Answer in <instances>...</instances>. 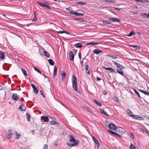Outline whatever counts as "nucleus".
Listing matches in <instances>:
<instances>
[{"label":"nucleus","instance_id":"obj_25","mask_svg":"<svg viewBox=\"0 0 149 149\" xmlns=\"http://www.w3.org/2000/svg\"><path fill=\"white\" fill-rule=\"evenodd\" d=\"M93 102L95 103L96 104L97 106H102L100 102H97L95 100H93Z\"/></svg>","mask_w":149,"mask_h":149},{"label":"nucleus","instance_id":"obj_52","mask_svg":"<svg viewBox=\"0 0 149 149\" xmlns=\"http://www.w3.org/2000/svg\"><path fill=\"white\" fill-rule=\"evenodd\" d=\"M135 93L138 95V97L139 98L141 97L139 93V92L137 91Z\"/></svg>","mask_w":149,"mask_h":149},{"label":"nucleus","instance_id":"obj_49","mask_svg":"<svg viewBox=\"0 0 149 149\" xmlns=\"http://www.w3.org/2000/svg\"><path fill=\"white\" fill-rule=\"evenodd\" d=\"M130 134H131V138L132 139H134V135L132 134V133H130Z\"/></svg>","mask_w":149,"mask_h":149},{"label":"nucleus","instance_id":"obj_7","mask_svg":"<svg viewBox=\"0 0 149 149\" xmlns=\"http://www.w3.org/2000/svg\"><path fill=\"white\" fill-rule=\"evenodd\" d=\"M108 19L110 21H112V22H120V20L118 19L113 18L112 17H110L108 18Z\"/></svg>","mask_w":149,"mask_h":149},{"label":"nucleus","instance_id":"obj_21","mask_svg":"<svg viewBox=\"0 0 149 149\" xmlns=\"http://www.w3.org/2000/svg\"><path fill=\"white\" fill-rule=\"evenodd\" d=\"M65 75H66V74L64 71H63L62 73H61V78H62V80L63 81L64 79L65 78Z\"/></svg>","mask_w":149,"mask_h":149},{"label":"nucleus","instance_id":"obj_4","mask_svg":"<svg viewBox=\"0 0 149 149\" xmlns=\"http://www.w3.org/2000/svg\"><path fill=\"white\" fill-rule=\"evenodd\" d=\"M108 126L112 130H116L117 129V127L113 123H111Z\"/></svg>","mask_w":149,"mask_h":149},{"label":"nucleus","instance_id":"obj_57","mask_svg":"<svg viewBox=\"0 0 149 149\" xmlns=\"http://www.w3.org/2000/svg\"><path fill=\"white\" fill-rule=\"evenodd\" d=\"M31 86L33 88V89L35 88H36L35 86L33 84H31Z\"/></svg>","mask_w":149,"mask_h":149},{"label":"nucleus","instance_id":"obj_9","mask_svg":"<svg viewBox=\"0 0 149 149\" xmlns=\"http://www.w3.org/2000/svg\"><path fill=\"white\" fill-rule=\"evenodd\" d=\"M41 119L44 122H47L49 121V119L47 116L45 117L44 116H42Z\"/></svg>","mask_w":149,"mask_h":149},{"label":"nucleus","instance_id":"obj_36","mask_svg":"<svg viewBox=\"0 0 149 149\" xmlns=\"http://www.w3.org/2000/svg\"><path fill=\"white\" fill-rule=\"evenodd\" d=\"M133 117V118L134 119H136L137 120H138V117L139 116L137 115H132V117Z\"/></svg>","mask_w":149,"mask_h":149},{"label":"nucleus","instance_id":"obj_24","mask_svg":"<svg viewBox=\"0 0 149 149\" xmlns=\"http://www.w3.org/2000/svg\"><path fill=\"white\" fill-rule=\"evenodd\" d=\"M75 45L76 47L79 48L81 47L82 46V45L81 43H77L75 44Z\"/></svg>","mask_w":149,"mask_h":149},{"label":"nucleus","instance_id":"obj_6","mask_svg":"<svg viewBox=\"0 0 149 149\" xmlns=\"http://www.w3.org/2000/svg\"><path fill=\"white\" fill-rule=\"evenodd\" d=\"M19 97V96L16 93H13L12 94V98L14 100H17Z\"/></svg>","mask_w":149,"mask_h":149},{"label":"nucleus","instance_id":"obj_37","mask_svg":"<svg viewBox=\"0 0 149 149\" xmlns=\"http://www.w3.org/2000/svg\"><path fill=\"white\" fill-rule=\"evenodd\" d=\"M21 70H22V72L24 74L25 76H27V74L26 73V71L22 68H21Z\"/></svg>","mask_w":149,"mask_h":149},{"label":"nucleus","instance_id":"obj_23","mask_svg":"<svg viewBox=\"0 0 149 149\" xmlns=\"http://www.w3.org/2000/svg\"><path fill=\"white\" fill-rule=\"evenodd\" d=\"M88 64L86 65L85 67V69L86 71V72L88 74H90V72L88 70Z\"/></svg>","mask_w":149,"mask_h":149},{"label":"nucleus","instance_id":"obj_11","mask_svg":"<svg viewBox=\"0 0 149 149\" xmlns=\"http://www.w3.org/2000/svg\"><path fill=\"white\" fill-rule=\"evenodd\" d=\"M26 107L24 105H21L18 107L19 110H20L22 111H24L26 109Z\"/></svg>","mask_w":149,"mask_h":149},{"label":"nucleus","instance_id":"obj_28","mask_svg":"<svg viewBox=\"0 0 149 149\" xmlns=\"http://www.w3.org/2000/svg\"><path fill=\"white\" fill-rule=\"evenodd\" d=\"M49 123L50 124L52 125L57 124H58L57 122L55 120L50 121H49Z\"/></svg>","mask_w":149,"mask_h":149},{"label":"nucleus","instance_id":"obj_54","mask_svg":"<svg viewBox=\"0 0 149 149\" xmlns=\"http://www.w3.org/2000/svg\"><path fill=\"white\" fill-rule=\"evenodd\" d=\"M56 32L58 33H61V34L64 33V31H57Z\"/></svg>","mask_w":149,"mask_h":149},{"label":"nucleus","instance_id":"obj_20","mask_svg":"<svg viewBox=\"0 0 149 149\" xmlns=\"http://www.w3.org/2000/svg\"><path fill=\"white\" fill-rule=\"evenodd\" d=\"M99 44V42H88L86 43V45H97Z\"/></svg>","mask_w":149,"mask_h":149},{"label":"nucleus","instance_id":"obj_61","mask_svg":"<svg viewBox=\"0 0 149 149\" xmlns=\"http://www.w3.org/2000/svg\"><path fill=\"white\" fill-rule=\"evenodd\" d=\"M101 80V79L100 78L98 77H97V81H100Z\"/></svg>","mask_w":149,"mask_h":149},{"label":"nucleus","instance_id":"obj_48","mask_svg":"<svg viewBox=\"0 0 149 149\" xmlns=\"http://www.w3.org/2000/svg\"><path fill=\"white\" fill-rule=\"evenodd\" d=\"M146 2H149V1L148 0H141V3H144Z\"/></svg>","mask_w":149,"mask_h":149},{"label":"nucleus","instance_id":"obj_22","mask_svg":"<svg viewBox=\"0 0 149 149\" xmlns=\"http://www.w3.org/2000/svg\"><path fill=\"white\" fill-rule=\"evenodd\" d=\"M0 58L2 60H3L5 59L4 54L3 53L0 52Z\"/></svg>","mask_w":149,"mask_h":149},{"label":"nucleus","instance_id":"obj_39","mask_svg":"<svg viewBox=\"0 0 149 149\" xmlns=\"http://www.w3.org/2000/svg\"><path fill=\"white\" fill-rule=\"evenodd\" d=\"M15 134H16V139H18L19 138L20 135L19 134H18L17 132H15Z\"/></svg>","mask_w":149,"mask_h":149},{"label":"nucleus","instance_id":"obj_38","mask_svg":"<svg viewBox=\"0 0 149 149\" xmlns=\"http://www.w3.org/2000/svg\"><path fill=\"white\" fill-rule=\"evenodd\" d=\"M37 3H38L40 5L42 6L43 7H45V4L44 3H42L40 2H39L38 1L37 2Z\"/></svg>","mask_w":149,"mask_h":149},{"label":"nucleus","instance_id":"obj_55","mask_svg":"<svg viewBox=\"0 0 149 149\" xmlns=\"http://www.w3.org/2000/svg\"><path fill=\"white\" fill-rule=\"evenodd\" d=\"M115 136H117L118 137H120V138H121L122 137V136H121L119 134H117V133H116V134H115Z\"/></svg>","mask_w":149,"mask_h":149},{"label":"nucleus","instance_id":"obj_34","mask_svg":"<svg viewBox=\"0 0 149 149\" xmlns=\"http://www.w3.org/2000/svg\"><path fill=\"white\" fill-rule=\"evenodd\" d=\"M33 89V92L35 93L36 94H37L38 93V90L36 88V87Z\"/></svg>","mask_w":149,"mask_h":149},{"label":"nucleus","instance_id":"obj_43","mask_svg":"<svg viewBox=\"0 0 149 149\" xmlns=\"http://www.w3.org/2000/svg\"><path fill=\"white\" fill-rule=\"evenodd\" d=\"M34 69L36 70V71H37L39 73H40V74H41V72L38 69L36 68V67H34Z\"/></svg>","mask_w":149,"mask_h":149},{"label":"nucleus","instance_id":"obj_16","mask_svg":"<svg viewBox=\"0 0 149 149\" xmlns=\"http://www.w3.org/2000/svg\"><path fill=\"white\" fill-rule=\"evenodd\" d=\"M66 144L69 146H74L78 145V143H67Z\"/></svg>","mask_w":149,"mask_h":149},{"label":"nucleus","instance_id":"obj_44","mask_svg":"<svg viewBox=\"0 0 149 149\" xmlns=\"http://www.w3.org/2000/svg\"><path fill=\"white\" fill-rule=\"evenodd\" d=\"M75 20H78V21H81V22H84V21H85L84 19H83L76 18V19H75Z\"/></svg>","mask_w":149,"mask_h":149},{"label":"nucleus","instance_id":"obj_30","mask_svg":"<svg viewBox=\"0 0 149 149\" xmlns=\"http://www.w3.org/2000/svg\"><path fill=\"white\" fill-rule=\"evenodd\" d=\"M141 15L143 17L148 18L149 16L148 13V14H147L146 13H142Z\"/></svg>","mask_w":149,"mask_h":149},{"label":"nucleus","instance_id":"obj_63","mask_svg":"<svg viewBox=\"0 0 149 149\" xmlns=\"http://www.w3.org/2000/svg\"><path fill=\"white\" fill-rule=\"evenodd\" d=\"M136 2H141V0H135Z\"/></svg>","mask_w":149,"mask_h":149},{"label":"nucleus","instance_id":"obj_29","mask_svg":"<svg viewBox=\"0 0 149 149\" xmlns=\"http://www.w3.org/2000/svg\"><path fill=\"white\" fill-rule=\"evenodd\" d=\"M48 62L50 65H54V62L52 59H49L48 60Z\"/></svg>","mask_w":149,"mask_h":149},{"label":"nucleus","instance_id":"obj_13","mask_svg":"<svg viewBox=\"0 0 149 149\" xmlns=\"http://www.w3.org/2000/svg\"><path fill=\"white\" fill-rule=\"evenodd\" d=\"M127 113L128 115L131 117H132V115L133 114V113L132 111L129 109H127Z\"/></svg>","mask_w":149,"mask_h":149},{"label":"nucleus","instance_id":"obj_14","mask_svg":"<svg viewBox=\"0 0 149 149\" xmlns=\"http://www.w3.org/2000/svg\"><path fill=\"white\" fill-rule=\"evenodd\" d=\"M57 72V68L56 66L54 67L53 71V77H54L56 75V72Z\"/></svg>","mask_w":149,"mask_h":149},{"label":"nucleus","instance_id":"obj_33","mask_svg":"<svg viewBox=\"0 0 149 149\" xmlns=\"http://www.w3.org/2000/svg\"><path fill=\"white\" fill-rule=\"evenodd\" d=\"M77 4H79V5H85L86 4V2H77Z\"/></svg>","mask_w":149,"mask_h":149},{"label":"nucleus","instance_id":"obj_19","mask_svg":"<svg viewBox=\"0 0 149 149\" xmlns=\"http://www.w3.org/2000/svg\"><path fill=\"white\" fill-rule=\"evenodd\" d=\"M130 46L134 48L135 50H139L141 49L140 47L137 45H131Z\"/></svg>","mask_w":149,"mask_h":149},{"label":"nucleus","instance_id":"obj_10","mask_svg":"<svg viewBox=\"0 0 149 149\" xmlns=\"http://www.w3.org/2000/svg\"><path fill=\"white\" fill-rule=\"evenodd\" d=\"M103 52V51H101L99 49H94L93 51V52L96 54H98L100 53H102Z\"/></svg>","mask_w":149,"mask_h":149},{"label":"nucleus","instance_id":"obj_8","mask_svg":"<svg viewBox=\"0 0 149 149\" xmlns=\"http://www.w3.org/2000/svg\"><path fill=\"white\" fill-rule=\"evenodd\" d=\"M12 134L13 133L11 132V130H9L8 131L7 134L6 135V136L8 139L11 138Z\"/></svg>","mask_w":149,"mask_h":149},{"label":"nucleus","instance_id":"obj_56","mask_svg":"<svg viewBox=\"0 0 149 149\" xmlns=\"http://www.w3.org/2000/svg\"><path fill=\"white\" fill-rule=\"evenodd\" d=\"M78 56L79 58L81 59V53H78Z\"/></svg>","mask_w":149,"mask_h":149},{"label":"nucleus","instance_id":"obj_35","mask_svg":"<svg viewBox=\"0 0 149 149\" xmlns=\"http://www.w3.org/2000/svg\"><path fill=\"white\" fill-rule=\"evenodd\" d=\"M134 34H135V33L134 31H132L130 32V33L128 35H127V36H128L130 37Z\"/></svg>","mask_w":149,"mask_h":149},{"label":"nucleus","instance_id":"obj_31","mask_svg":"<svg viewBox=\"0 0 149 149\" xmlns=\"http://www.w3.org/2000/svg\"><path fill=\"white\" fill-rule=\"evenodd\" d=\"M107 56H108L110 57H111L113 59H116V58H118L117 56H115L114 55H108Z\"/></svg>","mask_w":149,"mask_h":149},{"label":"nucleus","instance_id":"obj_18","mask_svg":"<svg viewBox=\"0 0 149 149\" xmlns=\"http://www.w3.org/2000/svg\"><path fill=\"white\" fill-rule=\"evenodd\" d=\"M100 111L102 113L104 114L106 116H109V115L107 113V112L104 109H100Z\"/></svg>","mask_w":149,"mask_h":149},{"label":"nucleus","instance_id":"obj_47","mask_svg":"<svg viewBox=\"0 0 149 149\" xmlns=\"http://www.w3.org/2000/svg\"><path fill=\"white\" fill-rule=\"evenodd\" d=\"M48 148V146L46 144H45L43 148V149H47Z\"/></svg>","mask_w":149,"mask_h":149},{"label":"nucleus","instance_id":"obj_50","mask_svg":"<svg viewBox=\"0 0 149 149\" xmlns=\"http://www.w3.org/2000/svg\"><path fill=\"white\" fill-rule=\"evenodd\" d=\"M102 93L103 94L105 95H106L108 93V92L105 90L103 91Z\"/></svg>","mask_w":149,"mask_h":149},{"label":"nucleus","instance_id":"obj_64","mask_svg":"<svg viewBox=\"0 0 149 149\" xmlns=\"http://www.w3.org/2000/svg\"><path fill=\"white\" fill-rule=\"evenodd\" d=\"M92 138L93 141L95 140L96 139L93 136L92 137Z\"/></svg>","mask_w":149,"mask_h":149},{"label":"nucleus","instance_id":"obj_27","mask_svg":"<svg viewBox=\"0 0 149 149\" xmlns=\"http://www.w3.org/2000/svg\"><path fill=\"white\" fill-rule=\"evenodd\" d=\"M26 117L27 118V120L28 121H30V113H27L26 114Z\"/></svg>","mask_w":149,"mask_h":149},{"label":"nucleus","instance_id":"obj_59","mask_svg":"<svg viewBox=\"0 0 149 149\" xmlns=\"http://www.w3.org/2000/svg\"><path fill=\"white\" fill-rule=\"evenodd\" d=\"M45 7H46V8H48V9H49L50 10H51V8L50 7L47 6L46 5H45Z\"/></svg>","mask_w":149,"mask_h":149},{"label":"nucleus","instance_id":"obj_17","mask_svg":"<svg viewBox=\"0 0 149 149\" xmlns=\"http://www.w3.org/2000/svg\"><path fill=\"white\" fill-rule=\"evenodd\" d=\"M94 141L95 144V146L97 147V148H98L100 146V143L96 139Z\"/></svg>","mask_w":149,"mask_h":149},{"label":"nucleus","instance_id":"obj_26","mask_svg":"<svg viewBox=\"0 0 149 149\" xmlns=\"http://www.w3.org/2000/svg\"><path fill=\"white\" fill-rule=\"evenodd\" d=\"M43 54L45 56L47 57H49L50 55L49 54L47 51H44L43 52Z\"/></svg>","mask_w":149,"mask_h":149},{"label":"nucleus","instance_id":"obj_41","mask_svg":"<svg viewBox=\"0 0 149 149\" xmlns=\"http://www.w3.org/2000/svg\"><path fill=\"white\" fill-rule=\"evenodd\" d=\"M103 24H111V23H109V22H107V21H106V20L103 21Z\"/></svg>","mask_w":149,"mask_h":149},{"label":"nucleus","instance_id":"obj_3","mask_svg":"<svg viewBox=\"0 0 149 149\" xmlns=\"http://www.w3.org/2000/svg\"><path fill=\"white\" fill-rule=\"evenodd\" d=\"M68 137H69V139L70 142H73V143H78L79 141H77L75 140V138L73 136H72L71 135H70L68 136Z\"/></svg>","mask_w":149,"mask_h":149},{"label":"nucleus","instance_id":"obj_32","mask_svg":"<svg viewBox=\"0 0 149 149\" xmlns=\"http://www.w3.org/2000/svg\"><path fill=\"white\" fill-rule=\"evenodd\" d=\"M130 149H136L135 146L133 144L131 143L130 145Z\"/></svg>","mask_w":149,"mask_h":149},{"label":"nucleus","instance_id":"obj_62","mask_svg":"<svg viewBox=\"0 0 149 149\" xmlns=\"http://www.w3.org/2000/svg\"><path fill=\"white\" fill-rule=\"evenodd\" d=\"M64 31V33H65L67 34L70 35V33H69V32H67V31Z\"/></svg>","mask_w":149,"mask_h":149},{"label":"nucleus","instance_id":"obj_12","mask_svg":"<svg viewBox=\"0 0 149 149\" xmlns=\"http://www.w3.org/2000/svg\"><path fill=\"white\" fill-rule=\"evenodd\" d=\"M66 10L70 14L73 15V13L74 12H72L73 11L72 10V8L70 7L67 8H66Z\"/></svg>","mask_w":149,"mask_h":149},{"label":"nucleus","instance_id":"obj_53","mask_svg":"<svg viewBox=\"0 0 149 149\" xmlns=\"http://www.w3.org/2000/svg\"><path fill=\"white\" fill-rule=\"evenodd\" d=\"M138 119H139L138 120H143L144 119V118H142L141 117L139 116V117H138Z\"/></svg>","mask_w":149,"mask_h":149},{"label":"nucleus","instance_id":"obj_15","mask_svg":"<svg viewBox=\"0 0 149 149\" xmlns=\"http://www.w3.org/2000/svg\"><path fill=\"white\" fill-rule=\"evenodd\" d=\"M104 68L106 70H108L110 72H115V70L113 69L112 68H105L104 67Z\"/></svg>","mask_w":149,"mask_h":149},{"label":"nucleus","instance_id":"obj_1","mask_svg":"<svg viewBox=\"0 0 149 149\" xmlns=\"http://www.w3.org/2000/svg\"><path fill=\"white\" fill-rule=\"evenodd\" d=\"M112 62H113L114 63L115 65L117 67V70L118 73L126 78V77L124 75L123 72L122 71V70L124 68V66L118 63L113 61H112Z\"/></svg>","mask_w":149,"mask_h":149},{"label":"nucleus","instance_id":"obj_51","mask_svg":"<svg viewBox=\"0 0 149 149\" xmlns=\"http://www.w3.org/2000/svg\"><path fill=\"white\" fill-rule=\"evenodd\" d=\"M40 93H41V94L44 97H45V95L42 92V91L41 90H40Z\"/></svg>","mask_w":149,"mask_h":149},{"label":"nucleus","instance_id":"obj_58","mask_svg":"<svg viewBox=\"0 0 149 149\" xmlns=\"http://www.w3.org/2000/svg\"><path fill=\"white\" fill-rule=\"evenodd\" d=\"M145 94L147 95H149V92L145 91Z\"/></svg>","mask_w":149,"mask_h":149},{"label":"nucleus","instance_id":"obj_2","mask_svg":"<svg viewBox=\"0 0 149 149\" xmlns=\"http://www.w3.org/2000/svg\"><path fill=\"white\" fill-rule=\"evenodd\" d=\"M77 80L76 77L74 75L72 76V84L73 89L76 91L78 92L77 87Z\"/></svg>","mask_w":149,"mask_h":149},{"label":"nucleus","instance_id":"obj_40","mask_svg":"<svg viewBox=\"0 0 149 149\" xmlns=\"http://www.w3.org/2000/svg\"><path fill=\"white\" fill-rule=\"evenodd\" d=\"M108 131L110 132L111 133V134H113V135H115V134H116V133L115 132H113L112 131L110 130H108Z\"/></svg>","mask_w":149,"mask_h":149},{"label":"nucleus","instance_id":"obj_45","mask_svg":"<svg viewBox=\"0 0 149 149\" xmlns=\"http://www.w3.org/2000/svg\"><path fill=\"white\" fill-rule=\"evenodd\" d=\"M113 99L115 101H116L117 102H119V100L118 99L117 97H115L113 98Z\"/></svg>","mask_w":149,"mask_h":149},{"label":"nucleus","instance_id":"obj_60","mask_svg":"<svg viewBox=\"0 0 149 149\" xmlns=\"http://www.w3.org/2000/svg\"><path fill=\"white\" fill-rule=\"evenodd\" d=\"M115 9H116L117 10H120L122 9V8H114Z\"/></svg>","mask_w":149,"mask_h":149},{"label":"nucleus","instance_id":"obj_5","mask_svg":"<svg viewBox=\"0 0 149 149\" xmlns=\"http://www.w3.org/2000/svg\"><path fill=\"white\" fill-rule=\"evenodd\" d=\"M69 56L70 60L72 61H73L74 56L72 51H70L69 52Z\"/></svg>","mask_w":149,"mask_h":149},{"label":"nucleus","instance_id":"obj_42","mask_svg":"<svg viewBox=\"0 0 149 149\" xmlns=\"http://www.w3.org/2000/svg\"><path fill=\"white\" fill-rule=\"evenodd\" d=\"M36 11H35L34 12V17L33 18V20L34 21H36L37 20V18L36 17Z\"/></svg>","mask_w":149,"mask_h":149},{"label":"nucleus","instance_id":"obj_46","mask_svg":"<svg viewBox=\"0 0 149 149\" xmlns=\"http://www.w3.org/2000/svg\"><path fill=\"white\" fill-rule=\"evenodd\" d=\"M80 13H78V12H74L73 13V15H74L76 16H80Z\"/></svg>","mask_w":149,"mask_h":149}]
</instances>
